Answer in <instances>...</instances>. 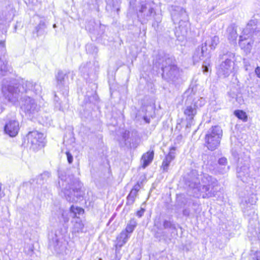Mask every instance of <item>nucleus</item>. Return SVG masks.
Masks as SVG:
<instances>
[{
    "label": "nucleus",
    "mask_w": 260,
    "mask_h": 260,
    "mask_svg": "<svg viewBox=\"0 0 260 260\" xmlns=\"http://www.w3.org/2000/svg\"><path fill=\"white\" fill-rule=\"evenodd\" d=\"M185 184L197 198H210L216 194L217 180L207 174L200 175L198 171L192 170L186 178Z\"/></svg>",
    "instance_id": "obj_1"
},
{
    "label": "nucleus",
    "mask_w": 260,
    "mask_h": 260,
    "mask_svg": "<svg viewBox=\"0 0 260 260\" xmlns=\"http://www.w3.org/2000/svg\"><path fill=\"white\" fill-rule=\"evenodd\" d=\"M2 91L5 98L14 104L23 93L33 92L37 94L41 93L42 87L38 83L28 81H22L21 83H19L16 80L13 79L9 82L6 81V82H4Z\"/></svg>",
    "instance_id": "obj_2"
},
{
    "label": "nucleus",
    "mask_w": 260,
    "mask_h": 260,
    "mask_svg": "<svg viewBox=\"0 0 260 260\" xmlns=\"http://www.w3.org/2000/svg\"><path fill=\"white\" fill-rule=\"evenodd\" d=\"M62 186L61 192L69 202H77L83 196L81 184L76 179L67 178L62 181Z\"/></svg>",
    "instance_id": "obj_3"
},
{
    "label": "nucleus",
    "mask_w": 260,
    "mask_h": 260,
    "mask_svg": "<svg viewBox=\"0 0 260 260\" xmlns=\"http://www.w3.org/2000/svg\"><path fill=\"white\" fill-rule=\"evenodd\" d=\"M171 12L172 19L174 23L178 22L180 24L175 32V35L177 37L179 38L181 36L183 39L187 34V22H186L187 15L186 11L181 7L172 6Z\"/></svg>",
    "instance_id": "obj_4"
},
{
    "label": "nucleus",
    "mask_w": 260,
    "mask_h": 260,
    "mask_svg": "<svg viewBox=\"0 0 260 260\" xmlns=\"http://www.w3.org/2000/svg\"><path fill=\"white\" fill-rule=\"evenodd\" d=\"M161 64L162 77L168 81H175L179 77V71L173 58L165 56L159 59Z\"/></svg>",
    "instance_id": "obj_5"
},
{
    "label": "nucleus",
    "mask_w": 260,
    "mask_h": 260,
    "mask_svg": "<svg viewBox=\"0 0 260 260\" xmlns=\"http://www.w3.org/2000/svg\"><path fill=\"white\" fill-rule=\"evenodd\" d=\"M222 136V130L220 126H212L205 136V146L211 151L216 149L220 145Z\"/></svg>",
    "instance_id": "obj_6"
},
{
    "label": "nucleus",
    "mask_w": 260,
    "mask_h": 260,
    "mask_svg": "<svg viewBox=\"0 0 260 260\" xmlns=\"http://www.w3.org/2000/svg\"><path fill=\"white\" fill-rule=\"evenodd\" d=\"M234 57L233 53L228 52L220 56V58L222 60L217 69V74L220 78L228 77L233 69L234 62L232 60Z\"/></svg>",
    "instance_id": "obj_7"
},
{
    "label": "nucleus",
    "mask_w": 260,
    "mask_h": 260,
    "mask_svg": "<svg viewBox=\"0 0 260 260\" xmlns=\"http://www.w3.org/2000/svg\"><path fill=\"white\" fill-rule=\"evenodd\" d=\"M28 143L30 144V147L34 150L44 146V134L37 131L30 132L27 135Z\"/></svg>",
    "instance_id": "obj_8"
},
{
    "label": "nucleus",
    "mask_w": 260,
    "mask_h": 260,
    "mask_svg": "<svg viewBox=\"0 0 260 260\" xmlns=\"http://www.w3.org/2000/svg\"><path fill=\"white\" fill-rule=\"evenodd\" d=\"M22 104L21 106V109L26 114L30 115L38 112L40 106L34 99L26 95L22 96Z\"/></svg>",
    "instance_id": "obj_9"
},
{
    "label": "nucleus",
    "mask_w": 260,
    "mask_h": 260,
    "mask_svg": "<svg viewBox=\"0 0 260 260\" xmlns=\"http://www.w3.org/2000/svg\"><path fill=\"white\" fill-rule=\"evenodd\" d=\"M19 130V123L16 119L14 115L10 118L7 116V121L4 126V131L6 134L11 137H15Z\"/></svg>",
    "instance_id": "obj_10"
},
{
    "label": "nucleus",
    "mask_w": 260,
    "mask_h": 260,
    "mask_svg": "<svg viewBox=\"0 0 260 260\" xmlns=\"http://www.w3.org/2000/svg\"><path fill=\"white\" fill-rule=\"evenodd\" d=\"M197 103H194L190 105L186 106L184 109V114L186 117L187 123L186 127L189 128L194 124V117L197 114Z\"/></svg>",
    "instance_id": "obj_11"
},
{
    "label": "nucleus",
    "mask_w": 260,
    "mask_h": 260,
    "mask_svg": "<svg viewBox=\"0 0 260 260\" xmlns=\"http://www.w3.org/2000/svg\"><path fill=\"white\" fill-rule=\"evenodd\" d=\"M253 43L254 40L252 37H248L245 36H240L239 46L246 54L251 52Z\"/></svg>",
    "instance_id": "obj_12"
},
{
    "label": "nucleus",
    "mask_w": 260,
    "mask_h": 260,
    "mask_svg": "<svg viewBox=\"0 0 260 260\" xmlns=\"http://www.w3.org/2000/svg\"><path fill=\"white\" fill-rule=\"evenodd\" d=\"M61 245L62 243L60 241V237L57 234L56 232H51L49 235V248L58 252Z\"/></svg>",
    "instance_id": "obj_13"
},
{
    "label": "nucleus",
    "mask_w": 260,
    "mask_h": 260,
    "mask_svg": "<svg viewBox=\"0 0 260 260\" xmlns=\"http://www.w3.org/2000/svg\"><path fill=\"white\" fill-rule=\"evenodd\" d=\"M259 30L257 28V21L256 20H251L247 23L245 28L243 30L242 36H245L248 37H252L253 35Z\"/></svg>",
    "instance_id": "obj_14"
},
{
    "label": "nucleus",
    "mask_w": 260,
    "mask_h": 260,
    "mask_svg": "<svg viewBox=\"0 0 260 260\" xmlns=\"http://www.w3.org/2000/svg\"><path fill=\"white\" fill-rule=\"evenodd\" d=\"M130 235L125 231H122L117 237V243L115 244L116 253L119 252L121 247L125 244L129 238Z\"/></svg>",
    "instance_id": "obj_15"
},
{
    "label": "nucleus",
    "mask_w": 260,
    "mask_h": 260,
    "mask_svg": "<svg viewBox=\"0 0 260 260\" xmlns=\"http://www.w3.org/2000/svg\"><path fill=\"white\" fill-rule=\"evenodd\" d=\"M175 147H171L170 149L169 153L166 156L165 159L163 160L161 168L162 169L164 172H168L170 164L175 158Z\"/></svg>",
    "instance_id": "obj_16"
},
{
    "label": "nucleus",
    "mask_w": 260,
    "mask_h": 260,
    "mask_svg": "<svg viewBox=\"0 0 260 260\" xmlns=\"http://www.w3.org/2000/svg\"><path fill=\"white\" fill-rule=\"evenodd\" d=\"M237 177L240 178L243 182L247 181L249 176V168L246 166L238 167L237 169Z\"/></svg>",
    "instance_id": "obj_17"
},
{
    "label": "nucleus",
    "mask_w": 260,
    "mask_h": 260,
    "mask_svg": "<svg viewBox=\"0 0 260 260\" xmlns=\"http://www.w3.org/2000/svg\"><path fill=\"white\" fill-rule=\"evenodd\" d=\"M154 157V151H149L144 153L141 157V165L143 168L147 167L152 161Z\"/></svg>",
    "instance_id": "obj_18"
},
{
    "label": "nucleus",
    "mask_w": 260,
    "mask_h": 260,
    "mask_svg": "<svg viewBox=\"0 0 260 260\" xmlns=\"http://www.w3.org/2000/svg\"><path fill=\"white\" fill-rule=\"evenodd\" d=\"M140 189V185L138 183L136 184L133 189L131 190L130 193L127 197V204L128 205H132L135 200V198L137 195V193Z\"/></svg>",
    "instance_id": "obj_19"
},
{
    "label": "nucleus",
    "mask_w": 260,
    "mask_h": 260,
    "mask_svg": "<svg viewBox=\"0 0 260 260\" xmlns=\"http://www.w3.org/2000/svg\"><path fill=\"white\" fill-rule=\"evenodd\" d=\"M153 8L149 7H147V4H142L141 9L139 10L138 17L140 16L141 17H149L151 15L152 13L153 12Z\"/></svg>",
    "instance_id": "obj_20"
},
{
    "label": "nucleus",
    "mask_w": 260,
    "mask_h": 260,
    "mask_svg": "<svg viewBox=\"0 0 260 260\" xmlns=\"http://www.w3.org/2000/svg\"><path fill=\"white\" fill-rule=\"evenodd\" d=\"M227 37L229 41H236L238 34L237 32L236 27L234 24L230 25L226 30Z\"/></svg>",
    "instance_id": "obj_21"
},
{
    "label": "nucleus",
    "mask_w": 260,
    "mask_h": 260,
    "mask_svg": "<svg viewBox=\"0 0 260 260\" xmlns=\"http://www.w3.org/2000/svg\"><path fill=\"white\" fill-rule=\"evenodd\" d=\"M54 102L55 108L59 111L63 112L69 107L68 104L67 102L63 103L62 102L60 101L59 98L57 96L55 93L54 94Z\"/></svg>",
    "instance_id": "obj_22"
},
{
    "label": "nucleus",
    "mask_w": 260,
    "mask_h": 260,
    "mask_svg": "<svg viewBox=\"0 0 260 260\" xmlns=\"http://www.w3.org/2000/svg\"><path fill=\"white\" fill-rule=\"evenodd\" d=\"M57 85L59 86H63L66 83L68 80L67 74L61 71H58L56 76Z\"/></svg>",
    "instance_id": "obj_23"
},
{
    "label": "nucleus",
    "mask_w": 260,
    "mask_h": 260,
    "mask_svg": "<svg viewBox=\"0 0 260 260\" xmlns=\"http://www.w3.org/2000/svg\"><path fill=\"white\" fill-rule=\"evenodd\" d=\"M50 177V173L49 172L45 171L38 176L36 179V183L42 185L47 181Z\"/></svg>",
    "instance_id": "obj_24"
},
{
    "label": "nucleus",
    "mask_w": 260,
    "mask_h": 260,
    "mask_svg": "<svg viewBox=\"0 0 260 260\" xmlns=\"http://www.w3.org/2000/svg\"><path fill=\"white\" fill-rule=\"evenodd\" d=\"M46 27L47 26L45 21L41 20L39 24L35 28V30L37 34V36H39L44 35Z\"/></svg>",
    "instance_id": "obj_25"
},
{
    "label": "nucleus",
    "mask_w": 260,
    "mask_h": 260,
    "mask_svg": "<svg viewBox=\"0 0 260 260\" xmlns=\"http://www.w3.org/2000/svg\"><path fill=\"white\" fill-rule=\"evenodd\" d=\"M137 225L136 220L135 219H131L127 223L125 231L127 234H130L133 232Z\"/></svg>",
    "instance_id": "obj_26"
},
{
    "label": "nucleus",
    "mask_w": 260,
    "mask_h": 260,
    "mask_svg": "<svg viewBox=\"0 0 260 260\" xmlns=\"http://www.w3.org/2000/svg\"><path fill=\"white\" fill-rule=\"evenodd\" d=\"M219 43V38L217 36H214L210 38V40L207 41V43L211 49H215L217 45Z\"/></svg>",
    "instance_id": "obj_27"
},
{
    "label": "nucleus",
    "mask_w": 260,
    "mask_h": 260,
    "mask_svg": "<svg viewBox=\"0 0 260 260\" xmlns=\"http://www.w3.org/2000/svg\"><path fill=\"white\" fill-rule=\"evenodd\" d=\"M8 71L9 70L7 66V62L0 58V77L5 76Z\"/></svg>",
    "instance_id": "obj_28"
},
{
    "label": "nucleus",
    "mask_w": 260,
    "mask_h": 260,
    "mask_svg": "<svg viewBox=\"0 0 260 260\" xmlns=\"http://www.w3.org/2000/svg\"><path fill=\"white\" fill-rule=\"evenodd\" d=\"M84 228V224H83L81 220L78 218L75 221L73 224V229L75 232L79 233L81 232Z\"/></svg>",
    "instance_id": "obj_29"
},
{
    "label": "nucleus",
    "mask_w": 260,
    "mask_h": 260,
    "mask_svg": "<svg viewBox=\"0 0 260 260\" xmlns=\"http://www.w3.org/2000/svg\"><path fill=\"white\" fill-rule=\"evenodd\" d=\"M235 115L239 119L242 120L244 122L247 121V115L244 111L243 110H237L234 111Z\"/></svg>",
    "instance_id": "obj_30"
},
{
    "label": "nucleus",
    "mask_w": 260,
    "mask_h": 260,
    "mask_svg": "<svg viewBox=\"0 0 260 260\" xmlns=\"http://www.w3.org/2000/svg\"><path fill=\"white\" fill-rule=\"evenodd\" d=\"M163 228L164 229H170L171 230H176V227L173 221L168 220H165L163 221Z\"/></svg>",
    "instance_id": "obj_31"
},
{
    "label": "nucleus",
    "mask_w": 260,
    "mask_h": 260,
    "mask_svg": "<svg viewBox=\"0 0 260 260\" xmlns=\"http://www.w3.org/2000/svg\"><path fill=\"white\" fill-rule=\"evenodd\" d=\"M204 55H202V54L200 51V48L198 47L192 56L193 60L194 63L199 62L200 60L202 59V57H203Z\"/></svg>",
    "instance_id": "obj_32"
},
{
    "label": "nucleus",
    "mask_w": 260,
    "mask_h": 260,
    "mask_svg": "<svg viewBox=\"0 0 260 260\" xmlns=\"http://www.w3.org/2000/svg\"><path fill=\"white\" fill-rule=\"evenodd\" d=\"M70 211L74 214L75 216H77V214L81 215L84 213L83 209L79 207H75L74 205L71 207Z\"/></svg>",
    "instance_id": "obj_33"
},
{
    "label": "nucleus",
    "mask_w": 260,
    "mask_h": 260,
    "mask_svg": "<svg viewBox=\"0 0 260 260\" xmlns=\"http://www.w3.org/2000/svg\"><path fill=\"white\" fill-rule=\"evenodd\" d=\"M128 138L129 132L125 131L122 134V141H123V143H121V146H130L131 143L129 141H127Z\"/></svg>",
    "instance_id": "obj_34"
},
{
    "label": "nucleus",
    "mask_w": 260,
    "mask_h": 260,
    "mask_svg": "<svg viewBox=\"0 0 260 260\" xmlns=\"http://www.w3.org/2000/svg\"><path fill=\"white\" fill-rule=\"evenodd\" d=\"M207 45H208V44L207 43V41H206L205 42V43H204V45H203L202 46L199 47L200 48V51L202 54V55H204V56L206 55V52L207 51Z\"/></svg>",
    "instance_id": "obj_35"
},
{
    "label": "nucleus",
    "mask_w": 260,
    "mask_h": 260,
    "mask_svg": "<svg viewBox=\"0 0 260 260\" xmlns=\"http://www.w3.org/2000/svg\"><path fill=\"white\" fill-rule=\"evenodd\" d=\"M248 207L249 208V209L251 211L249 213H248L249 210L247 208L243 207V211L245 215L249 216L251 215L252 213H254V211L251 205H250Z\"/></svg>",
    "instance_id": "obj_36"
},
{
    "label": "nucleus",
    "mask_w": 260,
    "mask_h": 260,
    "mask_svg": "<svg viewBox=\"0 0 260 260\" xmlns=\"http://www.w3.org/2000/svg\"><path fill=\"white\" fill-rule=\"evenodd\" d=\"M66 154L67 155L68 162L69 164H71L73 161V157L72 154L69 151H67Z\"/></svg>",
    "instance_id": "obj_37"
},
{
    "label": "nucleus",
    "mask_w": 260,
    "mask_h": 260,
    "mask_svg": "<svg viewBox=\"0 0 260 260\" xmlns=\"http://www.w3.org/2000/svg\"><path fill=\"white\" fill-rule=\"evenodd\" d=\"M218 164L221 166H225L227 164V159L225 157H221L218 159Z\"/></svg>",
    "instance_id": "obj_38"
},
{
    "label": "nucleus",
    "mask_w": 260,
    "mask_h": 260,
    "mask_svg": "<svg viewBox=\"0 0 260 260\" xmlns=\"http://www.w3.org/2000/svg\"><path fill=\"white\" fill-rule=\"evenodd\" d=\"M206 63V62H205L202 66L203 72L204 73H207L209 71L208 67Z\"/></svg>",
    "instance_id": "obj_39"
},
{
    "label": "nucleus",
    "mask_w": 260,
    "mask_h": 260,
    "mask_svg": "<svg viewBox=\"0 0 260 260\" xmlns=\"http://www.w3.org/2000/svg\"><path fill=\"white\" fill-rule=\"evenodd\" d=\"M233 98H236L237 102H238L239 103L241 104L242 102H243V99H242V97L241 96H238V95H236V96L235 97V95L232 96Z\"/></svg>",
    "instance_id": "obj_40"
},
{
    "label": "nucleus",
    "mask_w": 260,
    "mask_h": 260,
    "mask_svg": "<svg viewBox=\"0 0 260 260\" xmlns=\"http://www.w3.org/2000/svg\"><path fill=\"white\" fill-rule=\"evenodd\" d=\"M144 211H145V210L144 209L141 208V210H140L139 211H137V215L139 217H142V215H143L144 213Z\"/></svg>",
    "instance_id": "obj_41"
},
{
    "label": "nucleus",
    "mask_w": 260,
    "mask_h": 260,
    "mask_svg": "<svg viewBox=\"0 0 260 260\" xmlns=\"http://www.w3.org/2000/svg\"><path fill=\"white\" fill-rule=\"evenodd\" d=\"M190 214V211L188 209H185L183 210V214L184 216H188Z\"/></svg>",
    "instance_id": "obj_42"
},
{
    "label": "nucleus",
    "mask_w": 260,
    "mask_h": 260,
    "mask_svg": "<svg viewBox=\"0 0 260 260\" xmlns=\"http://www.w3.org/2000/svg\"><path fill=\"white\" fill-rule=\"evenodd\" d=\"M154 226L155 227H156V228L158 229V230H161V225H160V223L159 222V221H155V222H154Z\"/></svg>",
    "instance_id": "obj_43"
},
{
    "label": "nucleus",
    "mask_w": 260,
    "mask_h": 260,
    "mask_svg": "<svg viewBox=\"0 0 260 260\" xmlns=\"http://www.w3.org/2000/svg\"><path fill=\"white\" fill-rule=\"evenodd\" d=\"M255 72L257 77L260 78V67H257L255 70Z\"/></svg>",
    "instance_id": "obj_44"
},
{
    "label": "nucleus",
    "mask_w": 260,
    "mask_h": 260,
    "mask_svg": "<svg viewBox=\"0 0 260 260\" xmlns=\"http://www.w3.org/2000/svg\"><path fill=\"white\" fill-rule=\"evenodd\" d=\"M229 167L227 168V169H225V167L224 168H222L221 169V170L220 171V172L222 174H223L227 171V170L229 169Z\"/></svg>",
    "instance_id": "obj_45"
},
{
    "label": "nucleus",
    "mask_w": 260,
    "mask_h": 260,
    "mask_svg": "<svg viewBox=\"0 0 260 260\" xmlns=\"http://www.w3.org/2000/svg\"><path fill=\"white\" fill-rule=\"evenodd\" d=\"M85 67V64H82L80 67V70L81 71V72H84V68Z\"/></svg>",
    "instance_id": "obj_46"
},
{
    "label": "nucleus",
    "mask_w": 260,
    "mask_h": 260,
    "mask_svg": "<svg viewBox=\"0 0 260 260\" xmlns=\"http://www.w3.org/2000/svg\"><path fill=\"white\" fill-rule=\"evenodd\" d=\"M256 260H260V252L256 253Z\"/></svg>",
    "instance_id": "obj_47"
},
{
    "label": "nucleus",
    "mask_w": 260,
    "mask_h": 260,
    "mask_svg": "<svg viewBox=\"0 0 260 260\" xmlns=\"http://www.w3.org/2000/svg\"><path fill=\"white\" fill-rule=\"evenodd\" d=\"M144 120H145V121L147 123H150V119L147 118V117H144Z\"/></svg>",
    "instance_id": "obj_48"
},
{
    "label": "nucleus",
    "mask_w": 260,
    "mask_h": 260,
    "mask_svg": "<svg viewBox=\"0 0 260 260\" xmlns=\"http://www.w3.org/2000/svg\"><path fill=\"white\" fill-rule=\"evenodd\" d=\"M4 110V108L2 107L1 103H0V114L2 113Z\"/></svg>",
    "instance_id": "obj_49"
},
{
    "label": "nucleus",
    "mask_w": 260,
    "mask_h": 260,
    "mask_svg": "<svg viewBox=\"0 0 260 260\" xmlns=\"http://www.w3.org/2000/svg\"><path fill=\"white\" fill-rule=\"evenodd\" d=\"M200 100L201 103H202V104L204 105L205 104V101H204V99L201 98Z\"/></svg>",
    "instance_id": "obj_50"
},
{
    "label": "nucleus",
    "mask_w": 260,
    "mask_h": 260,
    "mask_svg": "<svg viewBox=\"0 0 260 260\" xmlns=\"http://www.w3.org/2000/svg\"><path fill=\"white\" fill-rule=\"evenodd\" d=\"M0 46L4 47V41H1L0 42Z\"/></svg>",
    "instance_id": "obj_51"
},
{
    "label": "nucleus",
    "mask_w": 260,
    "mask_h": 260,
    "mask_svg": "<svg viewBox=\"0 0 260 260\" xmlns=\"http://www.w3.org/2000/svg\"><path fill=\"white\" fill-rule=\"evenodd\" d=\"M155 237H156V238H158V232L155 233Z\"/></svg>",
    "instance_id": "obj_52"
},
{
    "label": "nucleus",
    "mask_w": 260,
    "mask_h": 260,
    "mask_svg": "<svg viewBox=\"0 0 260 260\" xmlns=\"http://www.w3.org/2000/svg\"><path fill=\"white\" fill-rule=\"evenodd\" d=\"M53 27L54 28L56 27V24H53Z\"/></svg>",
    "instance_id": "obj_53"
},
{
    "label": "nucleus",
    "mask_w": 260,
    "mask_h": 260,
    "mask_svg": "<svg viewBox=\"0 0 260 260\" xmlns=\"http://www.w3.org/2000/svg\"><path fill=\"white\" fill-rule=\"evenodd\" d=\"M76 260H80V259L78 258H77V259H76Z\"/></svg>",
    "instance_id": "obj_54"
},
{
    "label": "nucleus",
    "mask_w": 260,
    "mask_h": 260,
    "mask_svg": "<svg viewBox=\"0 0 260 260\" xmlns=\"http://www.w3.org/2000/svg\"><path fill=\"white\" fill-rule=\"evenodd\" d=\"M99 260H102V259H101V258H100V259H99Z\"/></svg>",
    "instance_id": "obj_55"
}]
</instances>
